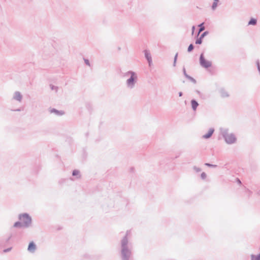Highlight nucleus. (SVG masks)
Wrapping results in <instances>:
<instances>
[{
  "mask_svg": "<svg viewBox=\"0 0 260 260\" xmlns=\"http://www.w3.org/2000/svg\"><path fill=\"white\" fill-rule=\"evenodd\" d=\"M214 132V129L212 128H210L208 133L206 134L203 135V138L205 139H208L212 135L213 133Z\"/></svg>",
  "mask_w": 260,
  "mask_h": 260,
  "instance_id": "6",
  "label": "nucleus"
},
{
  "mask_svg": "<svg viewBox=\"0 0 260 260\" xmlns=\"http://www.w3.org/2000/svg\"><path fill=\"white\" fill-rule=\"evenodd\" d=\"M200 63L201 65L205 68H209L211 66V62L206 60L203 56V54L200 56Z\"/></svg>",
  "mask_w": 260,
  "mask_h": 260,
  "instance_id": "3",
  "label": "nucleus"
},
{
  "mask_svg": "<svg viewBox=\"0 0 260 260\" xmlns=\"http://www.w3.org/2000/svg\"><path fill=\"white\" fill-rule=\"evenodd\" d=\"M201 26V28L199 30V33L201 31H202L204 29V27L202 26V24L200 25Z\"/></svg>",
  "mask_w": 260,
  "mask_h": 260,
  "instance_id": "18",
  "label": "nucleus"
},
{
  "mask_svg": "<svg viewBox=\"0 0 260 260\" xmlns=\"http://www.w3.org/2000/svg\"><path fill=\"white\" fill-rule=\"evenodd\" d=\"M194 29V27L193 26L192 27V34L193 33Z\"/></svg>",
  "mask_w": 260,
  "mask_h": 260,
  "instance_id": "22",
  "label": "nucleus"
},
{
  "mask_svg": "<svg viewBox=\"0 0 260 260\" xmlns=\"http://www.w3.org/2000/svg\"><path fill=\"white\" fill-rule=\"evenodd\" d=\"M79 174H80V172L79 171H77V170L73 171V176H77Z\"/></svg>",
  "mask_w": 260,
  "mask_h": 260,
  "instance_id": "16",
  "label": "nucleus"
},
{
  "mask_svg": "<svg viewBox=\"0 0 260 260\" xmlns=\"http://www.w3.org/2000/svg\"><path fill=\"white\" fill-rule=\"evenodd\" d=\"M191 104L192 108L193 109V110L195 111L199 105L198 103L196 101L192 100L191 101Z\"/></svg>",
  "mask_w": 260,
  "mask_h": 260,
  "instance_id": "8",
  "label": "nucleus"
},
{
  "mask_svg": "<svg viewBox=\"0 0 260 260\" xmlns=\"http://www.w3.org/2000/svg\"><path fill=\"white\" fill-rule=\"evenodd\" d=\"M179 96H182V92H180L179 93Z\"/></svg>",
  "mask_w": 260,
  "mask_h": 260,
  "instance_id": "23",
  "label": "nucleus"
},
{
  "mask_svg": "<svg viewBox=\"0 0 260 260\" xmlns=\"http://www.w3.org/2000/svg\"><path fill=\"white\" fill-rule=\"evenodd\" d=\"M252 260H260V253L256 256L253 255L252 256Z\"/></svg>",
  "mask_w": 260,
  "mask_h": 260,
  "instance_id": "13",
  "label": "nucleus"
},
{
  "mask_svg": "<svg viewBox=\"0 0 260 260\" xmlns=\"http://www.w3.org/2000/svg\"><path fill=\"white\" fill-rule=\"evenodd\" d=\"M85 63H86V64L87 65H88V66H89V65H90V64H89V61H88V60L85 59Z\"/></svg>",
  "mask_w": 260,
  "mask_h": 260,
  "instance_id": "21",
  "label": "nucleus"
},
{
  "mask_svg": "<svg viewBox=\"0 0 260 260\" xmlns=\"http://www.w3.org/2000/svg\"><path fill=\"white\" fill-rule=\"evenodd\" d=\"M193 45L192 44H190L188 48V51L190 52L193 50Z\"/></svg>",
  "mask_w": 260,
  "mask_h": 260,
  "instance_id": "17",
  "label": "nucleus"
},
{
  "mask_svg": "<svg viewBox=\"0 0 260 260\" xmlns=\"http://www.w3.org/2000/svg\"><path fill=\"white\" fill-rule=\"evenodd\" d=\"M36 246L34 242H31L28 244L27 250L30 252H33L36 250Z\"/></svg>",
  "mask_w": 260,
  "mask_h": 260,
  "instance_id": "7",
  "label": "nucleus"
},
{
  "mask_svg": "<svg viewBox=\"0 0 260 260\" xmlns=\"http://www.w3.org/2000/svg\"><path fill=\"white\" fill-rule=\"evenodd\" d=\"M206 174L205 173H202L201 174V177H202V178H204V179L205 178H206Z\"/></svg>",
  "mask_w": 260,
  "mask_h": 260,
  "instance_id": "19",
  "label": "nucleus"
},
{
  "mask_svg": "<svg viewBox=\"0 0 260 260\" xmlns=\"http://www.w3.org/2000/svg\"><path fill=\"white\" fill-rule=\"evenodd\" d=\"M225 140L228 143L232 144L236 141V138L232 134H227L225 136Z\"/></svg>",
  "mask_w": 260,
  "mask_h": 260,
  "instance_id": "4",
  "label": "nucleus"
},
{
  "mask_svg": "<svg viewBox=\"0 0 260 260\" xmlns=\"http://www.w3.org/2000/svg\"><path fill=\"white\" fill-rule=\"evenodd\" d=\"M19 220L24 226H27L31 223V218L26 214H23L19 216Z\"/></svg>",
  "mask_w": 260,
  "mask_h": 260,
  "instance_id": "1",
  "label": "nucleus"
},
{
  "mask_svg": "<svg viewBox=\"0 0 260 260\" xmlns=\"http://www.w3.org/2000/svg\"><path fill=\"white\" fill-rule=\"evenodd\" d=\"M24 226L23 224H22V223L21 221L20 222H16L15 224H14V226L15 227H20V226Z\"/></svg>",
  "mask_w": 260,
  "mask_h": 260,
  "instance_id": "11",
  "label": "nucleus"
},
{
  "mask_svg": "<svg viewBox=\"0 0 260 260\" xmlns=\"http://www.w3.org/2000/svg\"><path fill=\"white\" fill-rule=\"evenodd\" d=\"M205 34V32H204L202 35V37L198 39L196 42V43L197 44H201L202 43V38L203 37L204 34Z\"/></svg>",
  "mask_w": 260,
  "mask_h": 260,
  "instance_id": "12",
  "label": "nucleus"
},
{
  "mask_svg": "<svg viewBox=\"0 0 260 260\" xmlns=\"http://www.w3.org/2000/svg\"><path fill=\"white\" fill-rule=\"evenodd\" d=\"M205 165L207 166H209V167H216V166H213V165H210V164H209L208 163H206Z\"/></svg>",
  "mask_w": 260,
  "mask_h": 260,
  "instance_id": "20",
  "label": "nucleus"
},
{
  "mask_svg": "<svg viewBox=\"0 0 260 260\" xmlns=\"http://www.w3.org/2000/svg\"><path fill=\"white\" fill-rule=\"evenodd\" d=\"M257 20L255 18H251L248 22V25H254L256 24Z\"/></svg>",
  "mask_w": 260,
  "mask_h": 260,
  "instance_id": "9",
  "label": "nucleus"
},
{
  "mask_svg": "<svg viewBox=\"0 0 260 260\" xmlns=\"http://www.w3.org/2000/svg\"><path fill=\"white\" fill-rule=\"evenodd\" d=\"M127 243V239L126 237H125L122 239V254L125 256L126 254L129 255L130 252L127 249L125 248V246H126Z\"/></svg>",
  "mask_w": 260,
  "mask_h": 260,
  "instance_id": "2",
  "label": "nucleus"
},
{
  "mask_svg": "<svg viewBox=\"0 0 260 260\" xmlns=\"http://www.w3.org/2000/svg\"><path fill=\"white\" fill-rule=\"evenodd\" d=\"M8 250H4V252H6Z\"/></svg>",
  "mask_w": 260,
  "mask_h": 260,
  "instance_id": "24",
  "label": "nucleus"
},
{
  "mask_svg": "<svg viewBox=\"0 0 260 260\" xmlns=\"http://www.w3.org/2000/svg\"><path fill=\"white\" fill-rule=\"evenodd\" d=\"M145 56L148 61L149 65H150V63L151 62V58L150 56V54L149 53H148L147 51H146L145 52Z\"/></svg>",
  "mask_w": 260,
  "mask_h": 260,
  "instance_id": "10",
  "label": "nucleus"
},
{
  "mask_svg": "<svg viewBox=\"0 0 260 260\" xmlns=\"http://www.w3.org/2000/svg\"><path fill=\"white\" fill-rule=\"evenodd\" d=\"M217 2H218V0H214V2L212 5V8L213 9H214L216 7V6L217 5Z\"/></svg>",
  "mask_w": 260,
  "mask_h": 260,
  "instance_id": "15",
  "label": "nucleus"
},
{
  "mask_svg": "<svg viewBox=\"0 0 260 260\" xmlns=\"http://www.w3.org/2000/svg\"><path fill=\"white\" fill-rule=\"evenodd\" d=\"M131 78L127 80V83L129 86H133L134 83V80L137 79V76L134 73H131Z\"/></svg>",
  "mask_w": 260,
  "mask_h": 260,
  "instance_id": "5",
  "label": "nucleus"
},
{
  "mask_svg": "<svg viewBox=\"0 0 260 260\" xmlns=\"http://www.w3.org/2000/svg\"><path fill=\"white\" fill-rule=\"evenodd\" d=\"M15 98L16 100L20 101L21 98V96L19 93H16Z\"/></svg>",
  "mask_w": 260,
  "mask_h": 260,
  "instance_id": "14",
  "label": "nucleus"
}]
</instances>
